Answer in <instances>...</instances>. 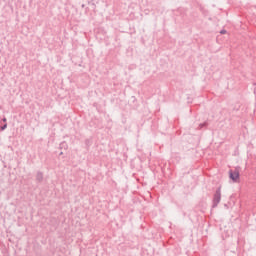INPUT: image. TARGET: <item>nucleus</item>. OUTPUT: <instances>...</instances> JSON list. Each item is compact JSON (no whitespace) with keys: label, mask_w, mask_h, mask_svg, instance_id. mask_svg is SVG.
Masks as SVG:
<instances>
[{"label":"nucleus","mask_w":256,"mask_h":256,"mask_svg":"<svg viewBox=\"0 0 256 256\" xmlns=\"http://www.w3.org/2000/svg\"><path fill=\"white\" fill-rule=\"evenodd\" d=\"M60 155H63V152H60Z\"/></svg>","instance_id":"nucleus-8"},{"label":"nucleus","mask_w":256,"mask_h":256,"mask_svg":"<svg viewBox=\"0 0 256 256\" xmlns=\"http://www.w3.org/2000/svg\"><path fill=\"white\" fill-rule=\"evenodd\" d=\"M220 33L221 35H225V33H227V30H221Z\"/></svg>","instance_id":"nucleus-6"},{"label":"nucleus","mask_w":256,"mask_h":256,"mask_svg":"<svg viewBox=\"0 0 256 256\" xmlns=\"http://www.w3.org/2000/svg\"><path fill=\"white\" fill-rule=\"evenodd\" d=\"M59 148L67 150L69 148V146L67 145V142L63 141V142L60 143Z\"/></svg>","instance_id":"nucleus-4"},{"label":"nucleus","mask_w":256,"mask_h":256,"mask_svg":"<svg viewBox=\"0 0 256 256\" xmlns=\"http://www.w3.org/2000/svg\"><path fill=\"white\" fill-rule=\"evenodd\" d=\"M2 122H3V123H7V118L4 117V118L2 119Z\"/></svg>","instance_id":"nucleus-7"},{"label":"nucleus","mask_w":256,"mask_h":256,"mask_svg":"<svg viewBox=\"0 0 256 256\" xmlns=\"http://www.w3.org/2000/svg\"><path fill=\"white\" fill-rule=\"evenodd\" d=\"M221 203V187H218L214 193L212 200V209H215L217 205Z\"/></svg>","instance_id":"nucleus-1"},{"label":"nucleus","mask_w":256,"mask_h":256,"mask_svg":"<svg viewBox=\"0 0 256 256\" xmlns=\"http://www.w3.org/2000/svg\"><path fill=\"white\" fill-rule=\"evenodd\" d=\"M43 179H44L43 172L38 171V172L36 173V183H37L38 185H40V183L43 181Z\"/></svg>","instance_id":"nucleus-3"},{"label":"nucleus","mask_w":256,"mask_h":256,"mask_svg":"<svg viewBox=\"0 0 256 256\" xmlns=\"http://www.w3.org/2000/svg\"><path fill=\"white\" fill-rule=\"evenodd\" d=\"M229 177L231 179V181H233L234 183H237L240 174H239V170L235 169V170H229Z\"/></svg>","instance_id":"nucleus-2"},{"label":"nucleus","mask_w":256,"mask_h":256,"mask_svg":"<svg viewBox=\"0 0 256 256\" xmlns=\"http://www.w3.org/2000/svg\"><path fill=\"white\" fill-rule=\"evenodd\" d=\"M207 125H208L207 122L201 123V124H199L198 129H203V127H207Z\"/></svg>","instance_id":"nucleus-5"}]
</instances>
